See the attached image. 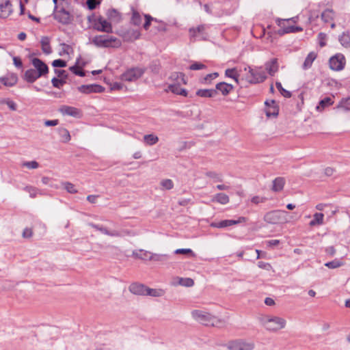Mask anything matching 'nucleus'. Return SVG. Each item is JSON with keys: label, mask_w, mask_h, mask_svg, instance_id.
<instances>
[{"label": "nucleus", "mask_w": 350, "mask_h": 350, "mask_svg": "<svg viewBox=\"0 0 350 350\" xmlns=\"http://www.w3.org/2000/svg\"><path fill=\"white\" fill-rule=\"evenodd\" d=\"M262 325L270 332H278L286 327V320L275 315H266L260 319Z\"/></svg>", "instance_id": "nucleus-1"}, {"label": "nucleus", "mask_w": 350, "mask_h": 350, "mask_svg": "<svg viewBox=\"0 0 350 350\" xmlns=\"http://www.w3.org/2000/svg\"><path fill=\"white\" fill-rule=\"evenodd\" d=\"M244 70H248V74L245 77V80L251 84H257L264 82L267 78V73L262 69V66H255L254 68L247 66Z\"/></svg>", "instance_id": "nucleus-2"}, {"label": "nucleus", "mask_w": 350, "mask_h": 350, "mask_svg": "<svg viewBox=\"0 0 350 350\" xmlns=\"http://www.w3.org/2000/svg\"><path fill=\"white\" fill-rule=\"evenodd\" d=\"M264 220L271 224H286L291 221L288 213L281 210H275L267 213L264 216Z\"/></svg>", "instance_id": "nucleus-3"}, {"label": "nucleus", "mask_w": 350, "mask_h": 350, "mask_svg": "<svg viewBox=\"0 0 350 350\" xmlns=\"http://www.w3.org/2000/svg\"><path fill=\"white\" fill-rule=\"evenodd\" d=\"M92 42L97 47L118 48L121 46V41L116 37L108 35H99L93 38Z\"/></svg>", "instance_id": "nucleus-4"}, {"label": "nucleus", "mask_w": 350, "mask_h": 350, "mask_svg": "<svg viewBox=\"0 0 350 350\" xmlns=\"http://www.w3.org/2000/svg\"><path fill=\"white\" fill-rule=\"evenodd\" d=\"M227 348L229 350H252L254 348V344L252 342L238 339L229 341Z\"/></svg>", "instance_id": "nucleus-5"}, {"label": "nucleus", "mask_w": 350, "mask_h": 350, "mask_svg": "<svg viewBox=\"0 0 350 350\" xmlns=\"http://www.w3.org/2000/svg\"><path fill=\"white\" fill-rule=\"evenodd\" d=\"M329 67L332 70L339 71L345 68L346 60L341 53H337L329 59Z\"/></svg>", "instance_id": "nucleus-6"}, {"label": "nucleus", "mask_w": 350, "mask_h": 350, "mask_svg": "<svg viewBox=\"0 0 350 350\" xmlns=\"http://www.w3.org/2000/svg\"><path fill=\"white\" fill-rule=\"evenodd\" d=\"M144 72V70L142 68H133L123 73L121 76V79L129 82L134 81L140 78Z\"/></svg>", "instance_id": "nucleus-7"}, {"label": "nucleus", "mask_w": 350, "mask_h": 350, "mask_svg": "<svg viewBox=\"0 0 350 350\" xmlns=\"http://www.w3.org/2000/svg\"><path fill=\"white\" fill-rule=\"evenodd\" d=\"M247 219L244 217H239L238 219H225L218 222L211 223L210 226L217 228H224L240 223L245 222Z\"/></svg>", "instance_id": "nucleus-8"}, {"label": "nucleus", "mask_w": 350, "mask_h": 350, "mask_svg": "<svg viewBox=\"0 0 350 350\" xmlns=\"http://www.w3.org/2000/svg\"><path fill=\"white\" fill-rule=\"evenodd\" d=\"M94 28L98 31L111 33L112 26L106 19L100 16L94 23Z\"/></svg>", "instance_id": "nucleus-9"}, {"label": "nucleus", "mask_w": 350, "mask_h": 350, "mask_svg": "<svg viewBox=\"0 0 350 350\" xmlns=\"http://www.w3.org/2000/svg\"><path fill=\"white\" fill-rule=\"evenodd\" d=\"M191 314H192V317L196 320H197L200 323H201L202 324H205V325H208L211 322V321L213 318V317L211 314L207 313L204 311L197 310H193L191 312Z\"/></svg>", "instance_id": "nucleus-10"}, {"label": "nucleus", "mask_w": 350, "mask_h": 350, "mask_svg": "<svg viewBox=\"0 0 350 350\" xmlns=\"http://www.w3.org/2000/svg\"><path fill=\"white\" fill-rule=\"evenodd\" d=\"M78 90L83 94L100 93L105 90V88L97 84L82 85L78 87Z\"/></svg>", "instance_id": "nucleus-11"}, {"label": "nucleus", "mask_w": 350, "mask_h": 350, "mask_svg": "<svg viewBox=\"0 0 350 350\" xmlns=\"http://www.w3.org/2000/svg\"><path fill=\"white\" fill-rule=\"evenodd\" d=\"M92 228L96 229V230L100 231L101 233L109 236V237H120L123 235V233L118 230H109L105 227L103 226H100L98 224H95L93 223H90L88 224Z\"/></svg>", "instance_id": "nucleus-12"}, {"label": "nucleus", "mask_w": 350, "mask_h": 350, "mask_svg": "<svg viewBox=\"0 0 350 350\" xmlns=\"http://www.w3.org/2000/svg\"><path fill=\"white\" fill-rule=\"evenodd\" d=\"M59 111L63 116H69L75 118H79L81 116L80 109L71 106L62 105L59 108Z\"/></svg>", "instance_id": "nucleus-13"}, {"label": "nucleus", "mask_w": 350, "mask_h": 350, "mask_svg": "<svg viewBox=\"0 0 350 350\" xmlns=\"http://www.w3.org/2000/svg\"><path fill=\"white\" fill-rule=\"evenodd\" d=\"M31 64L34 67V70L37 71V72L41 75L44 76L48 73L49 68L46 64L40 60L38 58H33L31 60Z\"/></svg>", "instance_id": "nucleus-14"}, {"label": "nucleus", "mask_w": 350, "mask_h": 350, "mask_svg": "<svg viewBox=\"0 0 350 350\" xmlns=\"http://www.w3.org/2000/svg\"><path fill=\"white\" fill-rule=\"evenodd\" d=\"M12 12V5L8 0H0V18L8 17Z\"/></svg>", "instance_id": "nucleus-15"}, {"label": "nucleus", "mask_w": 350, "mask_h": 350, "mask_svg": "<svg viewBox=\"0 0 350 350\" xmlns=\"http://www.w3.org/2000/svg\"><path fill=\"white\" fill-rule=\"evenodd\" d=\"M265 68L269 75L274 76L279 69L278 59L273 58L269 61H267L265 64Z\"/></svg>", "instance_id": "nucleus-16"}, {"label": "nucleus", "mask_w": 350, "mask_h": 350, "mask_svg": "<svg viewBox=\"0 0 350 350\" xmlns=\"http://www.w3.org/2000/svg\"><path fill=\"white\" fill-rule=\"evenodd\" d=\"M277 25L280 27L278 31V33L280 36H283L286 33H293V26H286L285 25L287 22L285 19L277 18L275 20Z\"/></svg>", "instance_id": "nucleus-17"}, {"label": "nucleus", "mask_w": 350, "mask_h": 350, "mask_svg": "<svg viewBox=\"0 0 350 350\" xmlns=\"http://www.w3.org/2000/svg\"><path fill=\"white\" fill-rule=\"evenodd\" d=\"M266 108L265 109L266 116L268 118L270 117H275L278 114V108L274 100H271L270 102H265Z\"/></svg>", "instance_id": "nucleus-18"}, {"label": "nucleus", "mask_w": 350, "mask_h": 350, "mask_svg": "<svg viewBox=\"0 0 350 350\" xmlns=\"http://www.w3.org/2000/svg\"><path fill=\"white\" fill-rule=\"evenodd\" d=\"M129 291L137 295H146V286L139 283H133L129 287Z\"/></svg>", "instance_id": "nucleus-19"}, {"label": "nucleus", "mask_w": 350, "mask_h": 350, "mask_svg": "<svg viewBox=\"0 0 350 350\" xmlns=\"http://www.w3.org/2000/svg\"><path fill=\"white\" fill-rule=\"evenodd\" d=\"M18 78L14 74H8L5 77H0V82L5 86H13L17 82Z\"/></svg>", "instance_id": "nucleus-20"}, {"label": "nucleus", "mask_w": 350, "mask_h": 350, "mask_svg": "<svg viewBox=\"0 0 350 350\" xmlns=\"http://www.w3.org/2000/svg\"><path fill=\"white\" fill-rule=\"evenodd\" d=\"M233 89L232 85L225 82H220L216 85V90L221 92L224 96L228 95Z\"/></svg>", "instance_id": "nucleus-21"}, {"label": "nucleus", "mask_w": 350, "mask_h": 350, "mask_svg": "<svg viewBox=\"0 0 350 350\" xmlns=\"http://www.w3.org/2000/svg\"><path fill=\"white\" fill-rule=\"evenodd\" d=\"M229 201L228 196L223 193H217L211 198L212 202H217L223 205L227 204Z\"/></svg>", "instance_id": "nucleus-22"}, {"label": "nucleus", "mask_w": 350, "mask_h": 350, "mask_svg": "<svg viewBox=\"0 0 350 350\" xmlns=\"http://www.w3.org/2000/svg\"><path fill=\"white\" fill-rule=\"evenodd\" d=\"M152 255V253L146 251L144 250H134L132 253V256L136 258L142 259V260H150V258Z\"/></svg>", "instance_id": "nucleus-23"}, {"label": "nucleus", "mask_w": 350, "mask_h": 350, "mask_svg": "<svg viewBox=\"0 0 350 350\" xmlns=\"http://www.w3.org/2000/svg\"><path fill=\"white\" fill-rule=\"evenodd\" d=\"M180 86V85H178V83L170 84L168 85V90L171 91L174 94L187 96V90L185 89L181 88Z\"/></svg>", "instance_id": "nucleus-24"}, {"label": "nucleus", "mask_w": 350, "mask_h": 350, "mask_svg": "<svg viewBox=\"0 0 350 350\" xmlns=\"http://www.w3.org/2000/svg\"><path fill=\"white\" fill-rule=\"evenodd\" d=\"M56 18L62 23H68L70 22L69 12L64 9L57 12Z\"/></svg>", "instance_id": "nucleus-25"}, {"label": "nucleus", "mask_w": 350, "mask_h": 350, "mask_svg": "<svg viewBox=\"0 0 350 350\" xmlns=\"http://www.w3.org/2000/svg\"><path fill=\"white\" fill-rule=\"evenodd\" d=\"M196 94L200 97L211 98L217 94V90L213 89H201L196 92Z\"/></svg>", "instance_id": "nucleus-26"}, {"label": "nucleus", "mask_w": 350, "mask_h": 350, "mask_svg": "<svg viewBox=\"0 0 350 350\" xmlns=\"http://www.w3.org/2000/svg\"><path fill=\"white\" fill-rule=\"evenodd\" d=\"M317 54L314 52H310L305 59V61L302 65L304 70H308L312 66L313 62L317 58Z\"/></svg>", "instance_id": "nucleus-27"}, {"label": "nucleus", "mask_w": 350, "mask_h": 350, "mask_svg": "<svg viewBox=\"0 0 350 350\" xmlns=\"http://www.w3.org/2000/svg\"><path fill=\"white\" fill-rule=\"evenodd\" d=\"M40 77L42 76L40 75L34 69L27 70L25 72V79L29 83L34 82L37 79H38Z\"/></svg>", "instance_id": "nucleus-28"}, {"label": "nucleus", "mask_w": 350, "mask_h": 350, "mask_svg": "<svg viewBox=\"0 0 350 350\" xmlns=\"http://www.w3.org/2000/svg\"><path fill=\"white\" fill-rule=\"evenodd\" d=\"M285 184V180L282 177H278L273 181L272 190L278 192L283 189Z\"/></svg>", "instance_id": "nucleus-29"}, {"label": "nucleus", "mask_w": 350, "mask_h": 350, "mask_svg": "<svg viewBox=\"0 0 350 350\" xmlns=\"http://www.w3.org/2000/svg\"><path fill=\"white\" fill-rule=\"evenodd\" d=\"M225 75L232 79L237 84H239V74L236 68L226 69Z\"/></svg>", "instance_id": "nucleus-30"}, {"label": "nucleus", "mask_w": 350, "mask_h": 350, "mask_svg": "<svg viewBox=\"0 0 350 350\" xmlns=\"http://www.w3.org/2000/svg\"><path fill=\"white\" fill-rule=\"evenodd\" d=\"M41 46L42 50L45 54H51L52 52L51 46H50V40L48 37H42L41 39Z\"/></svg>", "instance_id": "nucleus-31"}, {"label": "nucleus", "mask_w": 350, "mask_h": 350, "mask_svg": "<svg viewBox=\"0 0 350 350\" xmlns=\"http://www.w3.org/2000/svg\"><path fill=\"white\" fill-rule=\"evenodd\" d=\"M170 79L174 81V83H178V85L186 84V81L184 78V74L182 72H173L170 75Z\"/></svg>", "instance_id": "nucleus-32"}, {"label": "nucleus", "mask_w": 350, "mask_h": 350, "mask_svg": "<svg viewBox=\"0 0 350 350\" xmlns=\"http://www.w3.org/2000/svg\"><path fill=\"white\" fill-rule=\"evenodd\" d=\"M143 141L148 146H153L159 142V137L154 134L145 135Z\"/></svg>", "instance_id": "nucleus-33"}, {"label": "nucleus", "mask_w": 350, "mask_h": 350, "mask_svg": "<svg viewBox=\"0 0 350 350\" xmlns=\"http://www.w3.org/2000/svg\"><path fill=\"white\" fill-rule=\"evenodd\" d=\"M334 103L332 98L326 97L320 100L319 105L317 106L316 109L317 111H322L325 107L332 105Z\"/></svg>", "instance_id": "nucleus-34"}, {"label": "nucleus", "mask_w": 350, "mask_h": 350, "mask_svg": "<svg viewBox=\"0 0 350 350\" xmlns=\"http://www.w3.org/2000/svg\"><path fill=\"white\" fill-rule=\"evenodd\" d=\"M313 219L310 221V226L322 225L323 224L324 215L321 213H316L313 215Z\"/></svg>", "instance_id": "nucleus-35"}, {"label": "nucleus", "mask_w": 350, "mask_h": 350, "mask_svg": "<svg viewBox=\"0 0 350 350\" xmlns=\"http://www.w3.org/2000/svg\"><path fill=\"white\" fill-rule=\"evenodd\" d=\"M165 292L162 289L150 288L146 286V295L158 297H162Z\"/></svg>", "instance_id": "nucleus-36"}, {"label": "nucleus", "mask_w": 350, "mask_h": 350, "mask_svg": "<svg viewBox=\"0 0 350 350\" xmlns=\"http://www.w3.org/2000/svg\"><path fill=\"white\" fill-rule=\"evenodd\" d=\"M339 42L344 47H349L350 46V35L348 32H343L339 36Z\"/></svg>", "instance_id": "nucleus-37"}, {"label": "nucleus", "mask_w": 350, "mask_h": 350, "mask_svg": "<svg viewBox=\"0 0 350 350\" xmlns=\"http://www.w3.org/2000/svg\"><path fill=\"white\" fill-rule=\"evenodd\" d=\"M334 12L332 10L327 9L321 14V18L325 23H329L334 19Z\"/></svg>", "instance_id": "nucleus-38"}, {"label": "nucleus", "mask_w": 350, "mask_h": 350, "mask_svg": "<svg viewBox=\"0 0 350 350\" xmlns=\"http://www.w3.org/2000/svg\"><path fill=\"white\" fill-rule=\"evenodd\" d=\"M206 27L204 25H199L196 28H191L189 29L190 36L191 38H198L200 34L202 33L205 30Z\"/></svg>", "instance_id": "nucleus-39"}, {"label": "nucleus", "mask_w": 350, "mask_h": 350, "mask_svg": "<svg viewBox=\"0 0 350 350\" xmlns=\"http://www.w3.org/2000/svg\"><path fill=\"white\" fill-rule=\"evenodd\" d=\"M58 133L63 142L66 143L70 140L71 137L70 133L66 129L59 128L58 129Z\"/></svg>", "instance_id": "nucleus-40"}, {"label": "nucleus", "mask_w": 350, "mask_h": 350, "mask_svg": "<svg viewBox=\"0 0 350 350\" xmlns=\"http://www.w3.org/2000/svg\"><path fill=\"white\" fill-rule=\"evenodd\" d=\"M168 258H169V256L167 254L152 253V255L150 258V260L157 261V262H165V261L167 260Z\"/></svg>", "instance_id": "nucleus-41"}, {"label": "nucleus", "mask_w": 350, "mask_h": 350, "mask_svg": "<svg viewBox=\"0 0 350 350\" xmlns=\"http://www.w3.org/2000/svg\"><path fill=\"white\" fill-rule=\"evenodd\" d=\"M131 21L133 25L137 26L140 25L142 23L141 15L136 10H133Z\"/></svg>", "instance_id": "nucleus-42"}, {"label": "nucleus", "mask_w": 350, "mask_h": 350, "mask_svg": "<svg viewBox=\"0 0 350 350\" xmlns=\"http://www.w3.org/2000/svg\"><path fill=\"white\" fill-rule=\"evenodd\" d=\"M342 265H344V262L338 259H335L332 261L327 262L325 264V266H326L329 269H336Z\"/></svg>", "instance_id": "nucleus-43"}, {"label": "nucleus", "mask_w": 350, "mask_h": 350, "mask_svg": "<svg viewBox=\"0 0 350 350\" xmlns=\"http://www.w3.org/2000/svg\"><path fill=\"white\" fill-rule=\"evenodd\" d=\"M24 190L29 194L31 198H35L38 194H41L39 189L32 186H27Z\"/></svg>", "instance_id": "nucleus-44"}, {"label": "nucleus", "mask_w": 350, "mask_h": 350, "mask_svg": "<svg viewBox=\"0 0 350 350\" xmlns=\"http://www.w3.org/2000/svg\"><path fill=\"white\" fill-rule=\"evenodd\" d=\"M62 186L70 193H77L78 191L75 185L70 182L62 183Z\"/></svg>", "instance_id": "nucleus-45"}, {"label": "nucleus", "mask_w": 350, "mask_h": 350, "mask_svg": "<svg viewBox=\"0 0 350 350\" xmlns=\"http://www.w3.org/2000/svg\"><path fill=\"white\" fill-rule=\"evenodd\" d=\"M275 86L277 88V89L279 90V92H280V94L285 98H290L291 97L292 94L291 93V92L285 90L280 82H276L275 83Z\"/></svg>", "instance_id": "nucleus-46"}, {"label": "nucleus", "mask_w": 350, "mask_h": 350, "mask_svg": "<svg viewBox=\"0 0 350 350\" xmlns=\"http://www.w3.org/2000/svg\"><path fill=\"white\" fill-rule=\"evenodd\" d=\"M178 284L181 286L190 287V286H193V284H194V282L191 278H178Z\"/></svg>", "instance_id": "nucleus-47"}, {"label": "nucleus", "mask_w": 350, "mask_h": 350, "mask_svg": "<svg viewBox=\"0 0 350 350\" xmlns=\"http://www.w3.org/2000/svg\"><path fill=\"white\" fill-rule=\"evenodd\" d=\"M0 104L7 105L8 107L12 111H15L16 109V103L10 99H5V98L0 99Z\"/></svg>", "instance_id": "nucleus-48"}, {"label": "nucleus", "mask_w": 350, "mask_h": 350, "mask_svg": "<svg viewBox=\"0 0 350 350\" xmlns=\"http://www.w3.org/2000/svg\"><path fill=\"white\" fill-rule=\"evenodd\" d=\"M161 185L165 189L170 190L174 187L173 181L171 179H164L161 181Z\"/></svg>", "instance_id": "nucleus-49"}, {"label": "nucleus", "mask_w": 350, "mask_h": 350, "mask_svg": "<svg viewBox=\"0 0 350 350\" xmlns=\"http://www.w3.org/2000/svg\"><path fill=\"white\" fill-rule=\"evenodd\" d=\"M39 163L36 161L23 162V167H25L29 170L37 169L39 167Z\"/></svg>", "instance_id": "nucleus-50"}, {"label": "nucleus", "mask_w": 350, "mask_h": 350, "mask_svg": "<svg viewBox=\"0 0 350 350\" xmlns=\"http://www.w3.org/2000/svg\"><path fill=\"white\" fill-rule=\"evenodd\" d=\"M52 84L54 87L59 88L62 87L65 83V80L63 79H57V77H53L51 80Z\"/></svg>", "instance_id": "nucleus-51"}, {"label": "nucleus", "mask_w": 350, "mask_h": 350, "mask_svg": "<svg viewBox=\"0 0 350 350\" xmlns=\"http://www.w3.org/2000/svg\"><path fill=\"white\" fill-rule=\"evenodd\" d=\"M206 66L200 62H194L189 66V69L192 70H198L206 68Z\"/></svg>", "instance_id": "nucleus-52"}, {"label": "nucleus", "mask_w": 350, "mask_h": 350, "mask_svg": "<svg viewBox=\"0 0 350 350\" xmlns=\"http://www.w3.org/2000/svg\"><path fill=\"white\" fill-rule=\"evenodd\" d=\"M144 17H145V19H146V21H145V23L144 24V28L147 30L148 29L150 25V23L151 21H157L156 18H154L153 17H152L151 16L148 15V14H145L144 15Z\"/></svg>", "instance_id": "nucleus-53"}, {"label": "nucleus", "mask_w": 350, "mask_h": 350, "mask_svg": "<svg viewBox=\"0 0 350 350\" xmlns=\"http://www.w3.org/2000/svg\"><path fill=\"white\" fill-rule=\"evenodd\" d=\"M176 254H191L194 256L195 254L191 249H177L174 251Z\"/></svg>", "instance_id": "nucleus-54"}, {"label": "nucleus", "mask_w": 350, "mask_h": 350, "mask_svg": "<svg viewBox=\"0 0 350 350\" xmlns=\"http://www.w3.org/2000/svg\"><path fill=\"white\" fill-rule=\"evenodd\" d=\"M52 65L53 67H66V62L61 59H55L52 62Z\"/></svg>", "instance_id": "nucleus-55"}, {"label": "nucleus", "mask_w": 350, "mask_h": 350, "mask_svg": "<svg viewBox=\"0 0 350 350\" xmlns=\"http://www.w3.org/2000/svg\"><path fill=\"white\" fill-rule=\"evenodd\" d=\"M70 70L75 73L76 75H79L80 77L85 76V72L82 70H79L77 66H73L70 68Z\"/></svg>", "instance_id": "nucleus-56"}, {"label": "nucleus", "mask_w": 350, "mask_h": 350, "mask_svg": "<svg viewBox=\"0 0 350 350\" xmlns=\"http://www.w3.org/2000/svg\"><path fill=\"white\" fill-rule=\"evenodd\" d=\"M90 10H94L100 3L99 0H87L86 2Z\"/></svg>", "instance_id": "nucleus-57"}, {"label": "nucleus", "mask_w": 350, "mask_h": 350, "mask_svg": "<svg viewBox=\"0 0 350 350\" xmlns=\"http://www.w3.org/2000/svg\"><path fill=\"white\" fill-rule=\"evenodd\" d=\"M340 106L346 110H350V98L342 100Z\"/></svg>", "instance_id": "nucleus-58"}, {"label": "nucleus", "mask_w": 350, "mask_h": 350, "mask_svg": "<svg viewBox=\"0 0 350 350\" xmlns=\"http://www.w3.org/2000/svg\"><path fill=\"white\" fill-rule=\"evenodd\" d=\"M326 34L324 33H319L318 35V38L319 40V44L321 47L325 46L326 43L325 40H326Z\"/></svg>", "instance_id": "nucleus-59"}, {"label": "nucleus", "mask_w": 350, "mask_h": 350, "mask_svg": "<svg viewBox=\"0 0 350 350\" xmlns=\"http://www.w3.org/2000/svg\"><path fill=\"white\" fill-rule=\"evenodd\" d=\"M258 266L260 269H263L268 270V271L271 270L272 268L271 265L269 263L265 262L262 261L258 262Z\"/></svg>", "instance_id": "nucleus-60"}, {"label": "nucleus", "mask_w": 350, "mask_h": 350, "mask_svg": "<svg viewBox=\"0 0 350 350\" xmlns=\"http://www.w3.org/2000/svg\"><path fill=\"white\" fill-rule=\"evenodd\" d=\"M265 200H266V198L259 197V196H254L251 200L252 202H253L254 204H258L259 203H262V202H265Z\"/></svg>", "instance_id": "nucleus-61"}, {"label": "nucleus", "mask_w": 350, "mask_h": 350, "mask_svg": "<svg viewBox=\"0 0 350 350\" xmlns=\"http://www.w3.org/2000/svg\"><path fill=\"white\" fill-rule=\"evenodd\" d=\"M206 175L211 178H215L217 181L221 182L222 181L221 176L215 174V172H208Z\"/></svg>", "instance_id": "nucleus-62"}, {"label": "nucleus", "mask_w": 350, "mask_h": 350, "mask_svg": "<svg viewBox=\"0 0 350 350\" xmlns=\"http://www.w3.org/2000/svg\"><path fill=\"white\" fill-rule=\"evenodd\" d=\"M58 123V120H46L44 122V125L46 126H55L57 125Z\"/></svg>", "instance_id": "nucleus-63"}, {"label": "nucleus", "mask_w": 350, "mask_h": 350, "mask_svg": "<svg viewBox=\"0 0 350 350\" xmlns=\"http://www.w3.org/2000/svg\"><path fill=\"white\" fill-rule=\"evenodd\" d=\"M335 170L330 167H327L324 170V173L327 176H332Z\"/></svg>", "instance_id": "nucleus-64"}]
</instances>
